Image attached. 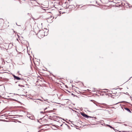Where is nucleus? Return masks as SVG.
<instances>
[{"label": "nucleus", "instance_id": "f257e3e1", "mask_svg": "<svg viewBox=\"0 0 132 132\" xmlns=\"http://www.w3.org/2000/svg\"><path fill=\"white\" fill-rule=\"evenodd\" d=\"M44 32L43 30L40 31L37 34L38 37L39 38L43 37L45 36V35L44 34Z\"/></svg>", "mask_w": 132, "mask_h": 132}, {"label": "nucleus", "instance_id": "f03ea898", "mask_svg": "<svg viewBox=\"0 0 132 132\" xmlns=\"http://www.w3.org/2000/svg\"><path fill=\"white\" fill-rule=\"evenodd\" d=\"M81 114L82 116L87 118H88L89 117H90L88 116L87 115L85 114L84 113L82 112L81 113Z\"/></svg>", "mask_w": 132, "mask_h": 132}, {"label": "nucleus", "instance_id": "7ed1b4c3", "mask_svg": "<svg viewBox=\"0 0 132 132\" xmlns=\"http://www.w3.org/2000/svg\"><path fill=\"white\" fill-rule=\"evenodd\" d=\"M13 76L14 77V78L15 80L16 79L17 80H19L20 79H21L19 77L16 76L14 75H13Z\"/></svg>", "mask_w": 132, "mask_h": 132}, {"label": "nucleus", "instance_id": "20e7f679", "mask_svg": "<svg viewBox=\"0 0 132 132\" xmlns=\"http://www.w3.org/2000/svg\"><path fill=\"white\" fill-rule=\"evenodd\" d=\"M13 46V44L11 43L9 44V45L8 48H9L10 49H11L12 47Z\"/></svg>", "mask_w": 132, "mask_h": 132}, {"label": "nucleus", "instance_id": "39448f33", "mask_svg": "<svg viewBox=\"0 0 132 132\" xmlns=\"http://www.w3.org/2000/svg\"><path fill=\"white\" fill-rule=\"evenodd\" d=\"M125 109L127 110L128 112L131 113V111L128 108H125Z\"/></svg>", "mask_w": 132, "mask_h": 132}, {"label": "nucleus", "instance_id": "423d86ee", "mask_svg": "<svg viewBox=\"0 0 132 132\" xmlns=\"http://www.w3.org/2000/svg\"><path fill=\"white\" fill-rule=\"evenodd\" d=\"M106 125L108 126V127H110V128H112L114 130H115V129H114L113 128L112 126H111L109 125Z\"/></svg>", "mask_w": 132, "mask_h": 132}, {"label": "nucleus", "instance_id": "0eeeda50", "mask_svg": "<svg viewBox=\"0 0 132 132\" xmlns=\"http://www.w3.org/2000/svg\"><path fill=\"white\" fill-rule=\"evenodd\" d=\"M36 103L38 104H40L41 103L40 101H37Z\"/></svg>", "mask_w": 132, "mask_h": 132}, {"label": "nucleus", "instance_id": "6e6552de", "mask_svg": "<svg viewBox=\"0 0 132 132\" xmlns=\"http://www.w3.org/2000/svg\"><path fill=\"white\" fill-rule=\"evenodd\" d=\"M46 112H43V111H41L40 112V113H43V114H44Z\"/></svg>", "mask_w": 132, "mask_h": 132}, {"label": "nucleus", "instance_id": "1a4fd4ad", "mask_svg": "<svg viewBox=\"0 0 132 132\" xmlns=\"http://www.w3.org/2000/svg\"><path fill=\"white\" fill-rule=\"evenodd\" d=\"M36 100H39L41 101L42 102H43V100H41L39 98H38Z\"/></svg>", "mask_w": 132, "mask_h": 132}, {"label": "nucleus", "instance_id": "9d476101", "mask_svg": "<svg viewBox=\"0 0 132 132\" xmlns=\"http://www.w3.org/2000/svg\"><path fill=\"white\" fill-rule=\"evenodd\" d=\"M19 86H21V87H24V85H20V84H19Z\"/></svg>", "mask_w": 132, "mask_h": 132}, {"label": "nucleus", "instance_id": "9b49d317", "mask_svg": "<svg viewBox=\"0 0 132 132\" xmlns=\"http://www.w3.org/2000/svg\"><path fill=\"white\" fill-rule=\"evenodd\" d=\"M123 102V101H122V102H118V103H116V104H117L118 103H122Z\"/></svg>", "mask_w": 132, "mask_h": 132}, {"label": "nucleus", "instance_id": "f8f14e48", "mask_svg": "<svg viewBox=\"0 0 132 132\" xmlns=\"http://www.w3.org/2000/svg\"><path fill=\"white\" fill-rule=\"evenodd\" d=\"M97 106H98V104H96V103H94Z\"/></svg>", "mask_w": 132, "mask_h": 132}, {"label": "nucleus", "instance_id": "ddd939ff", "mask_svg": "<svg viewBox=\"0 0 132 132\" xmlns=\"http://www.w3.org/2000/svg\"><path fill=\"white\" fill-rule=\"evenodd\" d=\"M47 108H46L45 109H44V111L45 110L47 109Z\"/></svg>", "mask_w": 132, "mask_h": 132}, {"label": "nucleus", "instance_id": "4468645a", "mask_svg": "<svg viewBox=\"0 0 132 132\" xmlns=\"http://www.w3.org/2000/svg\"><path fill=\"white\" fill-rule=\"evenodd\" d=\"M100 107L102 108H104V106H101Z\"/></svg>", "mask_w": 132, "mask_h": 132}, {"label": "nucleus", "instance_id": "2eb2a0df", "mask_svg": "<svg viewBox=\"0 0 132 132\" xmlns=\"http://www.w3.org/2000/svg\"><path fill=\"white\" fill-rule=\"evenodd\" d=\"M36 101H37V100H36V101L34 100V102H35L36 103Z\"/></svg>", "mask_w": 132, "mask_h": 132}, {"label": "nucleus", "instance_id": "dca6fc26", "mask_svg": "<svg viewBox=\"0 0 132 132\" xmlns=\"http://www.w3.org/2000/svg\"><path fill=\"white\" fill-rule=\"evenodd\" d=\"M16 25H17L18 26H21L20 25H18L17 24V23H16Z\"/></svg>", "mask_w": 132, "mask_h": 132}, {"label": "nucleus", "instance_id": "f3484780", "mask_svg": "<svg viewBox=\"0 0 132 132\" xmlns=\"http://www.w3.org/2000/svg\"><path fill=\"white\" fill-rule=\"evenodd\" d=\"M98 106H99L100 107L101 106L99 104H98Z\"/></svg>", "mask_w": 132, "mask_h": 132}, {"label": "nucleus", "instance_id": "a211bd4d", "mask_svg": "<svg viewBox=\"0 0 132 132\" xmlns=\"http://www.w3.org/2000/svg\"><path fill=\"white\" fill-rule=\"evenodd\" d=\"M124 125H125V126H127V125H126V124H124Z\"/></svg>", "mask_w": 132, "mask_h": 132}, {"label": "nucleus", "instance_id": "6ab92c4d", "mask_svg": "<svg viewBox=\"0 0 132 132\" xmlns=\"http://www.w3.org/2000/svg\"><path fill=\"white\" fill-rule=\"evenodd\" d=\"M127 93H128V95H129L127 93V92L126 93V94H127Z\"/></svg>", "mask_w": 132, "mask_h": 132}, {"label": "nucleus", "instance_id": "aec40b11", "mask_svg": "<svg viewBox=\"0 0 132 132\" xmlns=\"http://www.w3.org/2000/svg\"><path fill=\"white\" fill-rule=\"evenodd\" d=\"M127 93H128V95H129L127 93V92L126 93V94H127Z\"/></svg>", "mask_w": 132, "mask_h": 132}, {"label": "nucleus", "instance_id": "412c9836", "mask_svg": "<svg viewBox=\"0 0 132 132\" xmlns=\"http://www.w3.org/2000/svg\"><path fill=\"white\" fill-rule=\"evenodd\" d=\"M127 93H128V95H129L127 93V92L126 93V94H127Z\"/></svg>", "mask_w": 132, "mask_h": 132}, {"label": "nucleus", "instance_id": "4be33fe9", "mask_svg": "<svg viewBox=\"0 0 132 132\" xmlns=\"http://www.w3.org/2000/svg\"><path fill=\"white\" fill-rule=\"evenodd\" d=\"M63 124H62L60 125V126H62V125Z\"/></svg>", "mask_w": 132, "mask_h": 132}, {"label": "nucleus", "instance_id": "5701e85b", "mask_svg": "<svg viewBox=\"0 0 132 132\" xmlns=\"http://www.w3.org/2000/svg\"><path fill=\"white\" fill-rule=\"evenodd\" d=\"M130 98H131V96H130Z\"/></svg>", "mask_w": 132, "mask_h": 132}, {"label": "nucleus", "instance_id": "b1692460", "mask_svg": "<svg viewBox=\"0 0 132 132\" xmlns=\"http://www.w3.org/2000/svg\"><path fill=\"white\" fill-rule=\"evenodd\" d=\"M104 90H107V89H104Z\"/></svg>", "mask_w": 132, "mask_h": 132}, {"label": "nucleus", "instance_id": "393cba45", "mask_svg": "<svg viewBox=\"0 0 132 132\" xmlns=\"http://www.w3.org/2000/svg\"><path fill=\"white\" fill-rule=\"evenodd\" d=\"M22 96H24V95H22Z\"/></svg>", "mask_w": 132, "mask_h": 132}]
</instances>
